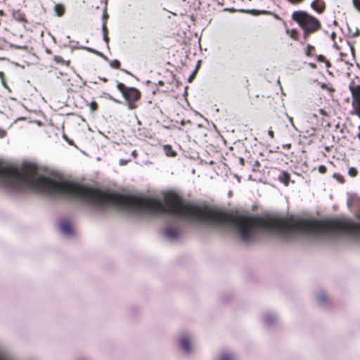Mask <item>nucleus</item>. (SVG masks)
I'll list each match as a JSON object with an SVG mask.
<instances>
[{"instance_id": "24", "label": "nucleus", "mask_w": 360, "mask_h": 360, "mask_svg": "<svg viewBox=\"0 0 360 360\" xmlns=\"http://www.w3.org/2000/svg\"><path fill=\"white\" fill-rule=\"evenodd\" d=\"M102 31H103V35L108 34V27H107V25L105 24V22L103 23V25H102Z\"/></svg>"}, {"instance_id": "16", "label": "nucleus", "mask_w": 360, "mask_h": 360, "mask_svg": "<svg viewBox=\"0 0 360 360\" xmlns=\"http://www.w3.org/2000/svg\"><path fill=\"white\" fill-rule=\"evenodd\" d=\"M88 106L89 107L90 110L91 112H95V111H96L98 109V104L95 101H93L90 102L88 104Z\"/></svg>"}, {"instance_id": "30", "label": "nucleus", "mask_w": 360, "mask_h": 360, "mask_svg": "<svg viewBox=\"0 0 360 360\" xmlns=\"http://www.w3.org/2000/svg\"><path fill=\"white\" fill-rule=\"evenodd\" d=\"M291 146H292L291 143H287V144L283 145V148H287V149H290L291 148Z\"/></svg>"}, {"instance_id": "31", "label": "nucleus", "mask_w": 360, "mask_h": 360, "mask_svg": "<svg viewBox=\"0 0 360 360\" xmlns=\"http://www.w3.org/2000/svg\"><path fill=\"white\" fill-rule=\"evenodd\" d=\"M319 112L321 115H324V116H326L327 115V112L325 111V110L323 109H320L319 110Z\"/></svg>"}, {"instance_id": "36", "label": "nucleus", "mask_w": 360, "mask_h": 360, "mask_svg": "<svg viewBox=\"0 0 360 360\" xmlns=\"http://www.w3.org/2000/svg\"><path fill=\"white\" fill-rule=\"evenodd\" d=\"M159 84H160V85H163V84H164V82H162V81H160V82H159Z\"/></svg>"}, {"instance_id": "34", "label": "nucleus", "mask_w": 360, "mask_h": 360, "mask_svg": "<svg viewBox=\"0 0 360 360\" xmlns=\"http://www.w3.org/2000/svg\"><path fill=\"white\" fill-rule=\"evenodd\" d=\"M309 66L311 67L312 68L315 69L316 68V64L314 63H309Z\"/></svg>"}, {"instance_id": "28", "label": "nucleus", "mask_w": 360, "mask_h": 360, "mask_svg": "<svg viewBox=\"0 0 360 360\" xmlns=\"http://www.w3.org/2000/svg\"><path fill=\"white\" fill-rule=\"evenodd\" d=\"M6 132L4 129H0V138H3L6 136Z\"/></svg>"}, {"instance_id": "22", "label": "nucleus", "mask_w": 360, "mask_h": 360, "mask_svg": "<svg viewBox=\"0 0 360 360\" xmlns=\"http://www.w3.org/2000/svg\"><path fill=\"white\" fill-rule=\"evenodd\" d=\"M318 170L321 174H325L327 172V167L325 165H320Z\"/></svg>"}, {"instance_id": "7", "label": "nucleus", "mask_w": 360, "mask_h": 360, "mask_svg": "<svg viewBox=\"0 0 360 360\" xmlns=\"http://www.w3.org/2000/svg\"><path fill=\"white\" fill-rule=\"evenodd\" d=\"M53 59L56 63L62 66L69 67L70 65V60L65 59L61 56H53Z\"/></svg>"}, {"instance_id": "11", "label": "nucleus", "mask_w": 360, "mask_h": 360, "mask_svg": "<svg viewBox=\"0 0 360 360\" xmlns=\"http://www.w3.org/2000/svg\"><path fill=\"white\" fill-rule=\"evenodd\" d=\"M65 6L63 4H58L54 6V11L58 17L63 16L65 13Z\"/></svg>"}, {"instance_id": "32", "label": "nucleus", "mask_w": 360, "mask_h": 360, "mask_svg": "<svg viewBox=\"0 0 360 360\" xmlns=\"http://www.w3.org/2000/svg\"><path fill=\"white\" fill-rule=\"evenodd\" d=\"M103 39L106 42V44H108V42H109V37H108V34L103 35Z\"/></svg>"}, {"instance_id": "38", "label": "nucleus", "mask_w": 360, "mask_h": 360, "mask_svg": "<svg viewBox=\"0 0 360 360\" xmlns=\"http://www.w3.org/2000/svg\"><path fill=\"white\" fill-rule=\"evenodd\" d=\"M4 73L2 72H0V75H3Z\"/></svg>"}, {"instance_id": "26", "label": "nucleus", "mask_w": 360, "mask_h": 360, "mask_svg": "<svg viewBox=\"0 0 360 360\" xmlns=\"http://www.w3.org/2000/svg\"><path fill=\"white\" fill-rule=\"evenodd\" d=\"M354 5L356 7V8L360 11V1L358 0H354Z\"/></svg>"}, {"instance_id": "35", "label": "nucleus", "mask_w": 360, "mask_h": 360, "mask_svg": "<svg viewBox=\"0 0 360 360\" xmlns=\"http://www.w3.org/2000/svg\"><path fill=\"white\" fill-rule=\"evenodd\" d=\"M100 79L103 82H108V79L106 78H100Z\"/></svg>"}, {"instance_id": "12", "label": "nucleus", "mask_w": 360, "mask_h": 360, "mask_svg": "<svg viewBox=\"0 0 360 360\" xmlns=\"http://www.w3.org/2000/svg\"><path fill=\"white\" fill-rule=\"evenodd\" d=\"M181 346V347L186 351V352H190L191 350V342L189 340L186 338H183L180 340Z\"/></svg>"}, {"instance_id": "4", "label": "nucleus", "mask_w": 360, "mask_h": 360, "mask_svg": "<svg viewBox=\"0 0 360 360\" xmlns=\"http://www.w3.org/2000/svg\"><path fill=\"white\" fill-rule=\"evenodd\" d=\"M311 8L319 14H322L326 9V4L323 0H314L311 3Z\"/></svg>"}, {"instance_id": "27", "label": "nucleus", "mask_w": 360, "mask_h": 360, "mask_svg": "<svg viewBox=\"0 0 360 360\" xmlns=\"http://www.w3.org/2000/svg\"><path fill=\"white\" fill-rule=\"evenodd\" d=\"M268 134H269V136L271 139H274V131L272 130L271 127L269 129V131H268Z\"/></svg>"}, {"instance_id": "20", "label": "nucleus", "mask_w": 360, "mask_h": 360, "mask_svg": "<svg viewBox=\"0 0 360 360\" xmlns=\"http://www.w3.org/2000/svg\"><path fill=\"white\" fill-rule=\"evenodd\" d=\"M219 360H234L232 355L229 354H224L221 355Z\"/></svg>"}, {"instance_id": "23", "label": "nucleus", "mask_w": 360, "mask_h": 360, "mask_svg": "<svg viewBox=\"0 0 360 360\" xmlns=\"http://www.w3.org/2000/svg\"><path fill=\"white\" fill-rule=\"evenodd\" d=\"M334 177L336 178V179L342 184L345 181L344 177L340 174H335Z\"/></svg>"}, {"instance_id": "21", "label": "nucleus", "mask_w": 360, "mask_h": 360, "mask_svg": "<svg viewBox=\"0 0 360 360\" xmlns=\"http://www.w3.org/2000/svg\"><path fill=\"white\" fill-rule=\"evenodd\" d=\"M321 88L322 89L328 90L330 92H333L335 91V89L332 86H328V85L325 83H322L321 84Z\"/></svg>"}, {"instance_id": "3", "label": "nucleus", "mask_w": 360, "mask_h": 360, "mask_svg": "<svg viewBox=\"0 0 360 360\" xmlns=\"http://www.w3.org/2000/svg\"><path fill=\"white\" fill-rule=\"evenodd\" d=\"M349 89L352 98L351 114L356 115L360 118V84H350Z\"/></svg>"}, {"instance_id": "9", "label": "nucleus", "mask_w": 360, "mask_h": 360, "mask_svg": "<svg viewBox=\"0 0 360 360\" xmlns=\"http://www.w3.org/2000/svg\"><path fill=\"white\" fill-rule=\"evenodd\" d=\"M163 150L165 155L168 157L174 158L176 155V151L172 148L170 145H165L163 146Z\"/></svg>"}, {"instance_id": "2", "label": "nucleus", "mask_w": 360, "mask_h": 360, "mask_svg": "<svg viewBox=\"0 0 360 360\" xmlns=\"http://www.w3.org/2000/svg\"><path fill=\"white\" fill-rule=\"evenodd\" d=\"M117 89L127 101V107L129 110H134L138 107L137 103L141 98V93L138 89L126 86L123 83L120 82H117Z\"/></svg>"}, {"instance_id": "18", "label": "nucleus", "mask_w": 360, "mask_h": 360, "mask_svg": "<svg viewBox=\"0 0 360 360\" xmlns=\"http://www.w3.org/2000/svg\"><path fill=\"white\" fill-rule=\"evenodd\" d=\"M108 17H109V15L107 12V8H105L103 10V15H102L103 23L105 22V24L107 25V21H108Z\"/></svg>"}, {"instance_id": "14", "label": "nucleus", "mask_w": 360, "mask_h": 360, "mask_svg": "<svg viewBox=\"0 0 360 360\" xmlns=\"http://www.w3.org/2000/svg\"><path fill=\"white\" fill-rule=\"evenodd\" d=\"M13 17L16 20L19 22H27L25 15L20 11L15 12L13 13Z\"/></svg>"}, {"instance_id": "1", "label": "nucleus", "mask_w": 360, "mask_h": 360, "mask_svg": "<svg viewBox=\"0 0 360 360\" xmlns=\"http://www.w3.org/2000/svg\"><path fill=\"white\" fill-rule=\"evenodd\" d=\"M291 19L296 22L302 31V37L307 41L309 37L322 28L321 21L315 16L302 10L295 11L292 13Z\"/></svg>"}, {"instance_id": "37", "label": "nucleus", "mask_w": 360, "mask_h": 360, "mask_svg": "<svg viewBox=\"0 0 360 360\" xmlns=\"http://www.w3.org/2000/svg\"><path fill=\"white\" fill-rule=\"evenodd\" d=\"M240 162H243V159L240 158Z\"/></svg>"}, {"instance_id": "40", "label": "nucleus", "mask_w": 360, "mask_h": 360, "mask_svg": "<svg viewBox=\"0 0 360 360\" xmlns=\"http://www.w3.org/2000/svg\"><path fill=\"white\" fill-rule=\"evenodd\" d=\"M359 129H360V126H359Z\"/></svg>"}, {"instance_id": "5", "label": "nucleus", "mask_w": 360, "mask_h": 360, "mask_svg": "<svg viewBox=\"0 0 360 360\" xmlns=\"http://www.w3.org/2000/svg\"><path fill=\"white\" fill-rule=\"evenodd\" d=\"M165 234L167 238L174 239L178 237L179 231L176 228L168 226L165 230Z\"/></svg>"}, {"instance_id": "29", "label": "nucleus", "mask_w": 360, "mask_h": 360, "mask_svg": "<svg viewBox=\"0 0 360 360\" xmlns=\"http://www.w3.org/2000/svg\"><path fill=\"white\" fill-rule=\"evenodd\" d=\"M16 48L18 49H22V50H27V46H17Z\"/></svg>"}, {"instance_id": "8", "label": "nucleus", "mask_w": 360, "mask_h": 360, "mask_svg": "<svg viewBox=\"0 0 360 360\" xmlns=\"http://www.w3.org/2000/svg\"><path fill=\"white\" fill-rule=\"evenodd\" d=\"M278 179L281 182L283 183L285 186H288L290 179V175L288 172L283 171L278 176Z\"/></svg>"}, {"instance_id": "6", "label": "nucleus", "mask_w": 360, "mask_h": 360, "mask_svg": "<svg viewBox=\"0 0 360 360\" xmlns=\"http://www.w3.org/2000/svg\"><path fill=\"white\" fill-rule=\"evenodd\" d=\"M285 31L286 34L292 40H294V41L299 40L300 34H299V32L297 29H295V28L290 29L288 27H285Z\"/></svg>"}, {"instance_id": "19", "label": "nucleus", "mask_w": 360, "mask_h": 360, "mask_svg": "<svg viewBox=\"0 0 360 360\" xmlns=\"http://www.w3.org/2000/svg\"><path fill=\"white\" fill-rule=\"evenodd\" d=\"M348 174L352 176V177H354L357 175L358 174V171L356 168L354 167H350L349 169V171H348Z\"/></svg>"}, {"instance_id": "15", "label": "nucleus", "mask_w": 360, "mask_h": 360, "mask_svg": "<svg viewBox=\"0 0 360 360\" xmlns=\"http://www.w3.org/2000/svg\"><path fill=\"white\" fill-rule=\"evenodd\" d=\"M316 60L319 62L325 63L327 68H329V67L331 66L330 63L328 60H326L325 56H323V55L317 56H316Z\"/></svg>"}, {"instance_id": "39", "label": "nucleus", "mask_w": 360, "mask_h": 360, "mask_svg": "<svg viewBox=\"0 0 360 360\" xmlns=\"http://www.w3.org/2000/svg\"><path fill=\"white\" fill-rule=\"evenodd\" d=\"M358 138L360 140V134H358Z\"/></svg>"}, {"instance_id": "17", "label": "nucleus", "mask_w": 360, "mask_h": 360, "mask_svg": "<svg viewBox=\"0 0 360 360\" xmlns=\"http://www.w3.org/2000/svg\"><path fill=\"white\" fill-rule=\"evenodd\" d=\"M110 65L112 68L119 69L120 68L121 63L118 60H113L110 63Z\"/></svg>"}, {"instance_id": "10", "label": "nucleus", "mask_w": 360, "mask_h": 360, "mask_svg": "<svg viewBox=\"0 0 360 360\" xmlns=\"http://www.w3.org/2000/svg\"><path fill=\"white\" fill-rule=\"evenodd\" d=\"M60 230L63 233L70 234L72 232V226L70 222L63 221L60 224Z\"/></svg>"}, {"instance_id": "25", "label": "nucleus", "mask_w": 360, "mask_h": 360, "mask_svg": "<svg viewBox=\"0 0 360 360\" xmlns=\"http://www.w3.org/2000/svg\"><path fill=\"white\" fill-rule=\"evenodd\" d=\"M318 300L320 302H324L327 300V297L325 295H321L319 296Z\"/></svg>"}, {"instance_id": "33", "label": "nucleus", "mask_w": 360, "mask_h": 360, "mask_svg": "<svg viewBox=\"0 0 360 360\" xmlns=\"http://www.w3.org/2000/svg\"><path fill=\"white\" fill-rule=\"evenodd\" d=\"M359 35H360V31L359 30H356L355 33H354V34H353L354 37H359Z\"/></svg>"}, {"instance_id": "13", "label": "nucleus", "mask_w": 360, "mask_h": 360, "mask_svg": "<svg viewBox=\"0 0 360 360\" xmlns=\"http://www.w3.org/2000/svg\"><path fill=\"white\" fill-rule=\"evenodd\" d=\"M305 55L308 57H312L315 55L316 49L314 46L311 44H307L305 47Z\"/></svg>"}]
</instances>
